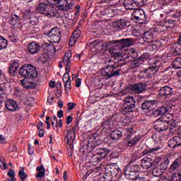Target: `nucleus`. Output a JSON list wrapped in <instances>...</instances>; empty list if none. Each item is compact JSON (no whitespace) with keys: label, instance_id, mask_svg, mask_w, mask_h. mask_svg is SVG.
<instances>
[{"label":"nucleus","instance_id":"1","mask_svg":"<svg viewBox=\"0 0 181 181\" xmlns=\"http://www.w3.org/2000/svg\"><path fill=\"white\" fill-rule=\"evenodd\" d=\"M111 57H114L115 61L109 59L108 64L102 68L100 74L106 80L117 78L121 76V68L127 64V60L122 57V53L117 52V50L110 48L107 49Z\"/></svg>","mask_w":181,"mask_h":181},{"label":"nucleus","instance_id":"2","mask_svg":"<svg viewBox=\"0 0 181 181\" xmlns=\"http://www.w3.org/2000/svg\"><path fill=\"white\" fill-rule=\"evenodd\" d=\"M18 74L23 78H36L37 77V70L33 65L26 64L20 68Z\"/></svg>","mask_w":181,"mask_h":181},{"label":"nucleus","instance_id":"3","mask_svg":"<svg viewBox=\"0 0 181 181\" xmlns=\"http://www.w3.org/2000/svg\"><path fill=\"white\" fill-rule=\"evenodd\" d=\"M173 115L168 114L166 116L163 115L154 122V129L158 132H163L166 129H169V119H173Z\"/></svg>","mask_w":181,"mask_h":181},{"label":"nucleus","instance_id":"4","mask_svg":"<svg viewBox=\"0 0 181 181\" xmlns=\"http://www.w3.org/2000/svg\"><path fill=\"white\" fill-rule=\"evenodd\" d=\"M130 163L126 166L124 170V176L126 179L129 180H135L136 177L139 175V172H141V167L138 164H132Z\"/></svg>","mask_w":181,"mask_h":181},{"label":"nucleus","instance_id":"5","mask_svg":"<svg viewBox=\"0 0 181 181\" xmlns=\"http://www.w3.org/2000/svg\"><path fill=\"white\" fill-rule=\"evenodd\" d=\"M161 68L162 65H160V62H157L153 64L150 67L141 71L139 77V78H152L153 74L158 73Z\"/></svg>","mask_w":181,"mask_h":181},{"label":"nucleus","instance_id":"6","mask_svg":"<svg viewBox=\"0 0 181 181\" xmlns=\"http://www.w3.org/2000/svg\"><path fill=\"white\" fill-rule=\"evenodd\" d=\"M37 12L42 13L47 18H54L57 15V10L53 6L46 4L44 3H40L37 7Z\"/></svg>","mask_w":181,"mask_h":181},{"label":"nucleus","instance_id":"7","mask_svg":"<svg viewBox=\"0 0 181 181\" xmlns=\"http://www.w3.org/2000/svg\"><path fill=\"white\" fill-rule=\"evenodd\" d=\"M135 99L133 97L129 96L124 99V103L120 109V112L124 115H127L129 112H134L135 108Z\"/></svg>","mask_w":181,"mask_h":181},{"label":"nucleus","instance_id":"8","mask_svg":"<svg viewBox=\"0 0 181 181\" xmlns=\"http://www.w3.org/2000/svg\"><path fill=\"white\" fill-rule=\"evenodd\" d=\"M135 42H136V40L132 37L122 38L120 40H113V45L114 46H116V47H118V49H124V47L134 46V45H135Z\"/></svg>","mask_w":181,"mask_h":181},{"label":"nucleus","instance_id":"9","mask_svg":"<svg viewBox=\"0 0 181 181\" xmlns=\"http://www.w3.org/2000/svg\"><path fill=\"white\" fill-rule=\"evenodd\" d=\"M76 129H77V126L70 127L69 129H66L64 132V141L69 146V148H71L74 144V139H76Z\"/></svg>","mask_w":181,"mask_h":181},{"label":"nucleus","instance_id":"10","mask_svg":"<svg viewBox=\"0 0 181 181\" xmlns=\"http://www.w3.org/2000/svg\"><path fill=\"white\" fill-rule=\"evenodd\" d=\"M50 43H59L62 39V31L57 27L52 28L51 30L47 33Z\"/></svg>","mask_w":181,"mask_h":181},{"label":"nucleus","instance_id":"11","mask_svg":"<svg viewBox=\"0 0 181 181\" xmlns=\"http://www.w3.org/2000/svg\"><path fill=\"white\" fill-rule=\"evenodd\" d=\"M146 89V83H139L133 85H129L127 88V93L130 94H141L144 93Z\"/></svg>","mask_w":181,"mask_h":181},{"label":"nucleus","instance_id":"12","mask_svg":"<svg viewBox=\"0 0 181 181\" xmlns=\"http://www.w3.org/2000/svg\"><path fill=\"white\" fill-rule=\"evenodd\" d=\"M91 45H93L95 47V49H98V50H108L111 49V47H114V40L105 42V43H103L98 40H94L91 42Z\"/></svg>","mask_w":181,"mask_h":181},{"label":"nucleus","instance_id":"13","mask_svg":"<svg viewBox=\"0 0 181 181\" xmlns=\"http://www.w3.org/2000/svg\"><path fill=\"white\" fill-rule=\"evenodd\" d=\"M159 149H160L159 147L146 148L141 152V154L138 156V158H141V156H145L143 159L153 162V152H158Z\"/></svg>","mask_w":181,"mask_h":181},{"label":"nucleus","instance_id":"14","mask_svg":"<svg viewBox=\"0 0 181 181\" xmlns=\"http://www.w3.org/2000/svg\"><path fill=\"white\" fill-rule=\"evenodd\" d=\"M132 18L133 21H143V22H145L146 21V14H145L144 9L138 7L133 11Z\"/></svg>","mask_w":181,"mask_h":181},{"label":"nucleus","instance_id":"15","mask_svg":"<svg viewBox=\"0 0 181 181\" xmlns=\"http://www.w3.org/2000/svg\"><path fill=\"white\" fill-rule=\"evenodd\" d=\"M19 67H21L20 60L14 59L11 62L8 69V74H10V76H11V77L16 76L18 70H19Z\"/></svg>","mask_w":181,"mask_h":181},{"label":"nucleus","instance_id":"16","mask_svg":"<svg viewBox=\"0 0 181 181\" xmlns=\"http://www.w3.org/2000/svg\"><path fill=\"white\" fill-rule=\"evenodd\" d=\"M86 162H88L89 163H92V165H98L100 162H101V157H99L98 154L97 153H94L91 151L88 152L86 156Z\"/></svg>","mask_w":181,"mask_h":181},{"label":"nucleus","instance_id":"17","mask_svg":"<svg viewBox=\"0 0 181 181\" xmlns=\"http://www.w3.org/2000/svg\"><path fill=\"white\" fill-rule=\"evenodd\" d=\"M123 6L127 10L135 11L139 8V2L136 1V0H124Z\"/></svg>","mask_w":181,"mask_h":181},{"label":"nucleus","instance_id":"18","mask_svg":"<svg viewBox=\"0 0 181 181\" xmlns=\"http://www.w3.org/2000/svg\"><path fill=\"white\" fill-rule=\"evenodd\" d=\"M71 56H72L71 52H66L62 59L64 64H66L65 74H69V73H70V69L71 67V59H71Z\"/></svg>","mask_w":181,"mask_h":181},{"label":"nucleus","instance_id":"19","mask_svg":"<svg viewBox=\"0 0 181 181\" xmlns=\"http://www.w3.org/2000/svg\"><path fill=\"white\" fill-rule=\"evenodd\" d=\"M57 8L58 11L67 12V11L71 9V5L67 0H59L57 4Z\"/></svg>","mask_w":181,"mask_h":181},{"label":"nucleus","instance_id":"20","mask_svg":"<svg viewBox=\"0 0 181 181\" xmlns=\"http://www.w3.org/2000/svg\"><path fill=\"white\" fill-rule=\"evenodd\" d=\"M155 104H156V100H146L141 103V109L144 112H149Z\"/></svg>","mask_w":181,"mask_h":181},{"label":"nucleus","instance_id":"21","mask_svg":"<svg viewBox=\"0 0 181 181\" xmlns=\"http://www.w3.org/2000/svg\"><path fill=\"white\" fill-rule=\"evenodd\" d=\"M155 37H156V35L155 31L152 30L146 31L142 36V39L146 43H152Z\"/></svg>","mask_w":181,"mask_h":181},{"label":"nucleus","instance_id":"22","mask_svg":"<svg viewBox=\"0 0 181 181\" xmlns=\"http://www.w3.org/2000/svg\"><path fill=\"white\" fill-rule=\"evenodd\" d=\"M158 95L161 97H165V98L170 97V95H173V88L168 86H164L159 90Z\"/></svg>","mask_w":181,"mask_h":181},{"label":"nucleus","instance_id":"23","mask_svg":"<svg viewBox=\"0 0 181 181\" xmlns=\"http://www.w3.org/2000/svg\"><path fill=\"white\" fill-rule=\"evenodd\" d=\"M112 27L115 30H122V29H125L127 27V21H125V19L115 21L112 23Z\"/></svg>","mask_w":181,"mask_h":181},{"label":"nucleus","instance_id":"24","mask_svg":"<svg viewBox=\"0 0 181 181\" xmlns=\"http://www.w3.org/2000/svg\"><path fill=\"white\" fill-rule=\"evenodd\" d=\"M4 104H5L6 108L8 109V111L15 112L19 110V106H18V103H16V101L12 99H10L6 101Z\"/></svg>","mask_w":181,"mask_h":181},{"label":"nucleus","instance_id":"25","mask_svg":"<svg viewBox=\"0 0 181 181\" xmlns=\"http://www.w3.org/2000/svg\"><path fill=\"white\" fill-rule=\"evenodd\" d=\"M40 45L36 42H31L28 44V50L30 54H36L40 52Z\"/></svg>","mask_w":181,"mask_h":181},{"label":"nucleus","instance_id":"26","mask_svg":"<svg viewBox=\"0 0 181 181\" xmlns=\"http://www.w3.org/2000/svg\"><path fill=\"white\" fill-rule=\"evenodd\" d=\"M168 110L169 109L166 105L160 106L153 112V115L156 117H159V115H165Z\"/></svg>","mask_w":181,"mask_h":181},{"label":"nucleus","instance_id":"27","mask_svg":"<svg viewBox=\"0 0 181 181\" xmlns=\"http://www.w3.org/2000/svg\"><path fill=\"white\" fill-rule=\"evenodd\" d=\"M168 128H170V134H176L179 131L177 123L172 119H169Z\"/></svg>","mask_w":181,"mask_h":181},{"label":"nucleus","instance_id":"28","mask_svg":"<svg viewBox=\"0 0 181 181\" xmlns=\"http://www.w3.org/2000/svg\"><path fill=\"white\" fill-rule=\"evenodd\" d=\"M169 163H170V160H169V158L168 156H165L163 158V160L161 161L159 168L163 171V172H166L168 169V166H169Z\"/></svg>","mask_w":181,"mask_h":181},{"label":"nucleus","instance_id":"29","mask_svg":"<svg viewBox=\"0 0 181 181\" xmlns=\"http://www.w3.org/2000/svg\"><path fill=\"white\" fill-rule=\"evenodd\" d=\"M141 139H142V136H141V135L135 136L133 139L127 141V146H129V148H132V146L138 145Z\"/></svg>","mask_w":181,"mask_h":181},{"label":"nucleus","instance_id":"30","mask_svg":"<svg viewBox=\"0 0 181 181\" xmlns=\"http://www.w3.org/2000/svg\"><path fill=\"white\" fill-rule=\"evenodd\" d=\"M181 166V157L177 158L174 162L171 164L170 166V170L171 172H175V170H177Z\"/></svg>","mask_w":181,"mask_h":181},{"label":"nucleus","instance_id":"31","mask_svg":"<svg viewBox=\"0 0 181 181\" xmlns=\"http://www.w3.org/2000/svg\"><path fill=\"white\" fill-rule=\"evenodd\" d=\"M98 155L99 158L103 160V159H105L108 153H110V150L107 148H100L96 152Z\"/></svg>","mask_w":181,"mask_h":181},{"label":"nucleus","instance_id":"32","mask_svg":"<svg viewBox=\"0 0 181 181\" xmlns=\"http://www.w3.org/2000/svg\"><path fill=\"white\" fill-rule=\"evenodd\" d=\"M42 47L46 50L47 53H56V47L53 44L45 43Z\"/></svg>","mask_w":181,"mask_h":181},{"label":"nucleus","instance_id":"33","mask_svg":"<svg viewBox=\"0 0 181 181\" xmlns=\"http://www.w3.org/2000/svg\"><path fill=\"white\" fill-rule=\"evenodd\" d=\"M171 53L174 56H180L181 54V44L176 43L173 45V48L171 49Z\"/></svg>","mask_w":181,"mask_h":181},{"label":"nucleus","instance_id":"34","mask_svg":"<svg viewBox=\"0 0 181 181\" xmlns=\"http://www.w3.org/2000/svg\"><path fill=\"white\" fill-rule=\"evenodd\" d=\"M170 35L163 36L160 40H157L156 46H165L170 40Z\"/></svg>","mask_w":181,"mask_h":181},{"label":"nucleus","instance_id":"35","mask_svg":"<svg viewBox=\"0 0 181 181\" xmlns=\"http://www.w3.org/2000/svg\"><path fill=\"white\" fill-rule=\"evenodd\" d=\"M21 14H12L9 20L10 25L15 26L18 22H21Z\"/></svg>","mask_w":181,"mask_h":181},{"label":"nucleus","instance_id":"36","mask_svg":"<svg viewBox=\"0 0 181 181\" xmlns=\"http://www.w3.org/2000/svg\"><path fill=\"white\" fill-rule=\"evenodd\" d=\"M110 137L113 141L119 139V138H122V132L118 129L113 130L110 133Z\"/></svg>","mask_w":181,"mask_h":181},{"label":"nucleus","instance_id":"37","mask_svg":"<svg viewBox=\"0 0 181 181\" xmlns=\"http://www.w3.org/2000/svg\"><path fill=\"white\" fill-rule=\"evenodd\" d=\"M110 173L114 177H119V174H121V169L118 166L111 168Z\"/></svg>","mask_w":181,"mask_h":181},{"label":"nucleus","instance_id":"38","mask_svg":"<svg viewBox=\"0 0 181 181\" xmlns=\"http://www.w3.org/2000/svg\"><path fill=\"white\" fill-rule=\"evenodd\" d=\"M163 173H165L164 171H163L159 167L153 168L152 175L154 177H160Z\"/></svg>","mask_w":181,"mask_h":181},{"label":"nucleus","instance_id":"39","mask_svg":"<svg viewBox=\"0 0 181 181\" xmlns=\"http://www.w3.org/2000/svg\"><path fill=\"white\" fill-rule=\"evenodd\" d=\"M156 29L158 32L160 33H162V32H166L168 30V27L166 26V24L164 21L159 23L156 25Z\"/></svg>","mask_w":181,"mask_h":181},{"label":"nucleus","instance_id":"40","mask_svg":"<svg viewBox=\"0 0 181 181\" xmlns=\"http://www.w3.org/2000/svg\"><path fill=\"white\" fill-rule=\"evenodd\" d=\"M117 14V9L112 8L111 7H106V13L105 16H109V18H112Z\"/></svg>","mask_w":181,"mask_h":181},{"label":"nucleus","instance_id":"41","mask_svg":"<svg viewBox=\"0 0 181 181\" xmlns=\"http://www.w3.org/2000/svg\"><path fill=\"white\" fill-rule=\"evenodd\" d=\"M8 47V40L0 35V50H4Z\"/></svg>","mask_w":181,"mask_h":181},{"label":"nucleus","instance_id":"42","mask_svg":"<svg viewBox=\"0 0 181 181\" xmlns=\"http://www.w3.org/2000/svg\"><path fill=\"white\" fill-rule=\"evenodd\" d=\"M23 18L24 21H28V23H32V11L30 10H25L23 15Z\"/></svg>","mask_w":181,"mask_h":181},{"label":"nucleus","instance_id":"43","mask_svg":"<svg viewBox=\"0 0 181 181\" xmlns=\"http://www.w3.org/2000/svg\"><path fill=\"white\" fill-rule=\"evenodd\" d=\"M153 161H151L149 160H141V167L143 169H149V168H152V163Z\"/></svg>","mask_w":181,"mask_h":181},{"label":"nucleus","instance_id":"44","mask_svg":"<svg viewBox=\"0 0 181 181\" xmlns=\"http://www.w3.org/2000/svg\"><path fill=\"white\" fill-rule=\"evenodd\" d=\"M37 170L38 171V173L37 174L36 177H43V176H45L46 170H45L43 165H41L40 167H37Z\"/></svg>","mask_w":181,"mask_h":181},{"label":"nucleus","instance_id":"45","mask_svg":"<svg viewBox=\"0 0 181 181\" xmlns=\"http://www.w3.org/2000/svg\"><path fill=\"white\" fill-rule=\"evenodd\" d=\"M119 0H108L107 6L109 8H111V6L117 8V6H119Z\"/></svg>","mask_w":181,"mask_h":181},{"label":"nucleus","instance_id":"46","mask_svg":"<svg viewBox=\"0 0 181 181\" xmlns=\"http://www.w3.org/2000/svg\"><path fill=\"white\" fill-rule=\"evenodd\" d=\"M106 11H107V5H105V6H98L97 7L98 13H100V15H102L103 16H105Z\"/></svg>","mask_w":181,"mask_h":181},{"label":"nucleus","instance_id":"47","mask_svg":"<svg viewBox=\"0 0 181 181\" xmlns=\"http://www.w3.org/2000/svg\"><path fill=\"white\" fill-rule=\"evenodd\" d=\"M148 59H149V54L144 53L136 59L139 63H141V65H142L144 64V62H146V60H148Z\"/></svg>","mask_w":181,"mask_h":181},{"label":"nucleus","instance_id":"48","mask_svg":"<svg viewBox=\"0 0 181 181\" xmlns=\"http://www.w3.org/2000/svg\"><path fill=\"white\" fill-rule=\"evenodd\" d=\"M173 69H181V61H180V57L176 58L173 62Z\"/></svg>","mask_w":181,"mask_h":181},{"label":"nucleus","instance_id":"49","mask_svg":"<svg viewBox=\"0 0 181 181\" xmlns=\"http://www.w3.org/2000/svg\"><path fill=\"white\" fill-rule=\"evenodd\" d=\"M172 181H181V169L180 172L173 173L171 176Z\"/></svg>","mask_w":181,"mask_h":181},{"label":"nucleus","instance_id":"50","mask_svg":"<svg viewBox=\"0 0 181 181\" xmlns=\"http://www.w3.org/2000/svg\"><path fill=\"white\" fill-rule=\"evenodd\" d=\"M18 177H20L21 180L25 181V179H28V174L25 173V170L21 169L18 171Z\"/></svg>","mask_w":181,"mask_h":181},{"label":"nucleus","instance_id":"51","mask_svg":"<svg viewBox=\"0 0 181 181\" xmlns=\"http://www.w3.org/2000/svg\"><path fill=\"white\" fill-rule=\"evenodd\" d=\"M164 23H165L167 29H170V28H175V26H176L172 18L164 21Z\"/></svg>","mask_w":181,"mask_h":181},{"label":"nucleus","instance_id":"52","mask_svg":"<svg viewBox=\"0 0 181 181\" xmlns=\"http://www.w3.org/2000/svg\"><path fill=\"white\" fill-rule=\"evenodd\" d=\"M104 181H115V178L110 174V173H105L103 175Z\"/></svg>","mask_w":181,"mask_h":181},{"label":"nucleus","instance_id":"53","mask_svg":"<svg viewBox=\"0 0 181 181\" xmlns=\"http://www.w3.org/2000/svg\"><path fill=\"white\" fill-rule=\"evenodd\" d=\"M141 63L138 62V60L136 59L131 62L130 63V68L131 69H136V67H141Z\"/></svg>","mask_w":181,"mask_h":181},{"label":"nucleus","instance_id":"54","mask_svg":"<svg viewBox=\"0 0 181 181\" xmlns=\"http://www.w3.org/2000/svg\"><path fill=\"white\" fill-rule=\"evenodd\" d=\"M51 123L53 128H57V127H59V128H62V127H63V120L62 119L54 122H51Z\"/></svg>","mask_w":181,"mask_h":181},{"label":"nucleus","instance_id":"55","mask_svg":"<svg viewBox=\"0 0 181 181\" xmlns=\"http://www.w3.org/2000/svg\"><path fill=\"white\" fill-rule=\"evenodd\" d=\"M171 21L175 24V26H178V25H180V16H173Z\"/></svg>","mask_w":181,"mask_h":181},{"label":"nucleus","instance_id":"56","mask_svg":"<svg viewBox=\"0 0 181 181\" xmlns=\"http://www.w3.org/2000/svg\"><path fill=\"white\" fill-rule=\"evenodd\" d=\"M102 127L103 129H108L111 128V121L110 119L105 120L103 124H102Z\"/></svg>","mask_w":181,"mask_h":181},{"label":"nucleus","instance_id":"57","mask_svg":"<svg viewBox=\"0 0 181 181\" xmlns=\"http://www.w3.org/2000/svg\"><path fill=\"white\" fill-rule=\"evenodd\" d=\"M80 36H81V30H75L73 33L71 37H74L75 39L78 40L79 39Z\"/></svg>","mask_w":181,"mask_h":181},{"label":"nucleus","instance_id":"58","mask_svg":"<svg viewBox=\"0 0 181 181\" xmlns=\"http://www.w3.org/2000/svg\"><path fill=\"white\" fill-rule=\"evenodd\" d=\"M168 146H170V148H176L179 146L176 141H175V137H173L169 141Z\"/></svg>","mask_w":181,"mask_h":181},{"label":"nucleus","instance_id":"59","mask_svg":"<svg viewBox=\"0 0 181 181\" xmlns=\"http://www.w3.org/2000/svg\"><path fill=\"white\" fill-rule=\"evenodd\" d=\"M162 77L160 78V80L163 81V83H168L169 81V75L165 74V72L161 71Z\"/></svg>","mask_w":181,"mask_h":181},{"label":"nucleus","instance_id":"60","mask_svg":"<svg viewBox=\"0 0 181 181\" xmlns=\"http://www.w3.org/2000/svg\"><path fill=\"white\" fill-rule=\"evenodd\" d=\"M64 86L66 90H71V78L67 82H64Z\"/></svg>","mask_w":181,"mask_h":181},{"label":"nucleus","instance_id":"61","mask_svg":"<svg viewBox=\"0 0 181 181\" xmlns=\"http://www.w3.org/2000/svg\"><path fill=\"white\" fill-rule=\"evenodd\" d=\"M174 141L177 142V145H178V146H181V134L174 136Z\"/></svg>","mask_w":181,"mask_h":181},{"label":"nucleus","instance_id":"62","mask_svg":"<svg viewBox=\"0 0 181 181\" xmlns=\"http://www.w3.org/2000/svg\"><path fill=\"white\" fill-rule=\"evenodd\" d=\"M71 79L70 75L69 74H64L62 77V81L63 83H67Z\"/></svg>","mask_w":181,"mask_h":181},{"label":"nucleus","instance_id":"63","mask_svg":"<svg viewBox=\"0 0 181 181\" xmlns=\"http://www.w3.org/2000/svg\"><path fill=\"white\" fill-rule=\"evenodd\" d=\"M0 161V168H1L2 169H6V163H5V158H1Z\"/></svg>","mask_w":181,"mask_h":181},{"label":"nucleus","instance_id":"64","mask_svg":"<svg viewBox=\"0 0 181 181\" xmlns=\"http://www.w3.org/2000/svg\"><path fill=\"white\" fill-rule=\"evenodd\" d=\"M158 181H172V178H169V177L167 176H163L160 177Z\"/></svg>","mask_w":181,"mask_h":181}]
</instances>
